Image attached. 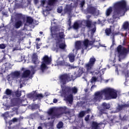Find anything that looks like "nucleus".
Listing matches in <instances>:
<instances>
[{
	"mask_svg": "<svg viewBox=\"0 0 129 129\" xmlns=\"http://www.w3.org/2000/svg\"><path fill=\"white\" fill-rule=\"evenodd\" d=\"M104 96L106 100L110 99H115L117 98V91L111 88H106L100 92L95 93V97L91 101L95 102L96 101H100Z\"/></svg>",
	"mask_w": 129,
	"mask_h": 129,
	"instance_id": "f257e3e1",
	"label": "nucleus"
},
{
	"mask_svg": "<svg viewBox=\"0 0 129 129\" xmlns=\"http://www.w3.org/2000/svg\"><path fill=\"white\" fill-rule=\"evenodd\" d=\"M48 115L46 116L45 119L44 118V117L41 116L40 117L42 120H46L48 119V120H50V119H55V118H59V117H61V113L56 112L53 108H50L48 111H47Z\"/></svg>",
	"mask_w": 129,
	"mask_h": 129,
	"instance_id": "f03ea898",
	"label": "nucleus"
},
{
	"mask_svg": "<svg viewBox=\"0 0 129 129\" xmlns=\"http://www.w3.org/2000/svg\"><path fill=\"white\" fill-rule=\"evenodd\" d=\"M96 62V58L94 56H92L89 59V60L88 63H86L85 65V67L87 70V73L89 74H92L93 73L91 70L93 69V67H94V64Z\"/></svg>",
	"mask_w": 129,
	"mask_h": 129,
	"instance_id": "7ed1b4c3",
	"label": "nucleus"
},
{
	"mask_svg": "<svg viewBox=\"0 0 129 129\" xmlns=\"http://www.w3.org/2000/svg\"><path fill=\"white\" fill-rule=\"evenodd\" d=\"M117 52H118V56L120 59H124L126 57V54L128 53V50L122 45H119L117 47Z\"/></svg>",
	"mask_w": 129,
	"mask_h": 129,
	"instance_id": "20e7f679",
	"label": "nucleus"
},
{
	"mask_svg": "<svg viewBox=\"0 0 129 129\" xmlns=\"http://www.w3.org/2000/svg\"><path fill=\"white\" fill-rule=\"evenodd\" d=\"M58 79L60 81H74L76 79V77H74L70 74L64 73L59 76Z\"/></svg>",
	"mask_w": 129,
	"mask_h": 129,
	"instance_id": "39448f33",
	"label": "nucleus"
},
{
	"mask_svg": "<svg viewBox=\"0 0 129 129\" xmlns=\"http://www.w3.org/2000/svg\"><path fill=\"white\" fill-rule=\"evenodd\" d=\"M114 8L115 10H118L121 12L124 11V10H126V2L124 0L118 2L114 4Z\"/></svg>",
	"mask_w": 129,
	"mask_h": 129,
	"instance_id": "423d86ee",
	"label": "nucleus"
},
{
	"mask_svg": "<svg viewBox=\"0 0 129 129\" xmlns=\"http://www.w3.org/2000/svg\"><path fill=\"white\" fill-rule=\"evenodd\" d=\"M110 108V104L109 103H103L101 105V108H98L99 110V115L100 116L102 115V114H106L107 109H109Z\"/></svg>",
	"mask_w": 129,
	"mask_h": 129,
	"instance_id": "0eeeda50",
	"label": "nucleus"
},
{
	"mask_svg": "<svg viewBox=\"0 0 129 129\" xmlns=\"http://www.w3.org/2000/svg\"><path fill=\"white\" fill-rule=\"evenodd\" d=\"M62 93L63 94L66 95L70 93V92H72V93H74V94H76V93L78 91V89L76 87H74L71 88L70 87H65L62 88Z\"/></svg>",
	"mask_w": 129,
	"mask_h": 129,
	"instance_id": "6e6552de",
	"label": "nucleus"
},
{
	"mask_svg": "<svg viewBox=\"0 0 129 129\" xmlns=\"http://www.w3.org/2000/svg\"><path fill=\"white\" fill-rule=\"evenodd\" d=\"M120 14H121V11L118 9H114L112 15L113 20H116V19L119 18L120 17Z\"/></svg>",
	"mask_w": 129,
	"mask_h": 129,
	"instance_id": "1a4fd4ad",
	"label": "nucleus"
},
{
	"mask_svg": "<svg viewBox=\"0 0 129 129\" xmlns=\"http://www.w3.org/2000/svg\"><path fill=\"white\" fill-rule=\"evenodd\" d=\"M50 32L51 35L52 37H55V36H57V32H58V26H51Z\"/></svg>",
	"mask_w": 129,
	"mask_h": 129,
	"instance_id": "9d476101",
	"label": "nucleus"
},
{
	"mask_svg": "<svg viewBox=\"0 0 129 129\" xmlns=\"http://www.w3.org/2000/svg\"><path fill=\"white\" fill-rule=\"evenodd\" d=\"M42 63H44L46 64V65H50L51 62L52 61V59L51 58L49 57L48 55H44L42 58Z\"/></svg>",
	"mask_w": 129,
	"mask_h": 129,
	"instance_id": "9b49d317",
	"label": "nucleus"
},
{
	"mask_svg": "<svg viewBox=\"0 0 129 129\" xmlns=\"http://www.w3.org/2000/svg\"><path fill=\"white\" fill-rule=\"evenodd\" d=\"M23 26V21L22 20H16L13 25L15 29H20Z\"/></svg>",
	"mask_w": 129,
	"mask_h": 129,
	"instance_id": "f8f14e48",
	"label": "nucleus"
},
{
	"mask_svg": "<svg viewBox=\"0 0 129 129\" xmlns=\"http://www.w3.org/2000/svg\"><path fill=\"white\" fill-rule=\"evenodd\" d=\"M96 8L93 6H90L87 9V12L91 15H95L96 14Z\"/></svg>",
	"mask_w": 129,
	"mask_h": 129,
	"instance_id": "ddd939ff",
	"label": "nucleus"
},
{
	"mask_svg": "<svg viewBox=\"0 0 129 129\" xmlns=\"http://www.w3.org/2000/svg\"><path fill=\"white\" fill-rule=\"evenodd\" d=\"M60 43V40H58V41L56 42V47L59 48L61 50H64L66 48V44L64 43Z\"/></svg>",
	"mask_w": 129,
	"mask_h": 129,
	"instance_id": "4468645a",
	"label": "nucleus"
},
{
	"mask_svg": "<svg viewBox=\"0 0 129 129\" xmlns=\"http://www.w3.org/2000/svg\"><path fill=\"white\" fill-rule=\"evenodd\" d=\"M64 98L67 102H68L70 104H72V103H73V95L70 94L67 97H66V96H64Z\"/></svg>",
	"mask_w": 129,
	"mask_h": 129,
	"instance_id": "2eb2a0df",
	"label": "nucleus"
},
{
	"mask_svg": "<svg viewBox=\"0 0 129 129\" xmlns=\"http://www.w3.org/2000/svg\"><path fill=\"white\" fill-rule=\"evenodd\" d=\"M31 75V71L29 70H25L22 74L21 77L22 78H28Z\"/></svg>",
	"mask_w": 129,
	"mask_h": 129,
	"instance_id": "dca6fc26",
	"label": "nucleus"
},
{
	"mask_svg": "<svg viewBox=\"0 0 129 129\" xmlns=\"http://www.w3.org/2000/svg\"><path fill=\"white\" fill-rule=\"evenodd\" d=\"M58 0H48L47 5L50 7H54L55 5H57Z\"/></svg>",
	"mask_w": 129,
	"mask_h": 129,
	"instance_id": "f3484780",
	"label": "nucleus"
},
{
	"mask_svg": "<svg viewBox=\"0 0 129 129\" xmlns=\"http://www.w3.org/2000/svg\"><path fill=\"white\" fill-rule=\"evenodd\" d=\"M11 74L14 79H19V78L21 76V73L19 71H15Z\"/></svg>",
	"mask_w": 129,
	"mask_h": 129,
	"instance_id": "a211bd4d",
	"label": "nucleus"
},
{
	"mask_svg": "<svg viewBox=\"0 0 129 129\" xmlns=\"http://www.w3.org/2000/svg\"><path fill=\"white\" fill-rule=\"evenodd\" d=\"M85 72V69L83 68H78V74H77V77H80Z\"/></svg>",
	"mask_w": 129,
	"mask_h": 129,
	"instance_id": "6ab92c4d",
	"label": "nucleus"
},
{
	"mask_svg": "<svg viewBox=\"0 0 129 129\" xmlns=\"http://www.w3.org/2000/svg\"><path fill=\"white\" fill-rule=\"evenodd\" d=\"M90 109H88L86 111H82L79 114V117H83L86 113H89V111H90Z\"/></svg>",
	"mask_w": 129,
	"mask_h": 129,
	"instance_id": "aec40b11",
	"label": "nucleus"
},
{
	"mask_svg": "<svg viewBox=\"0 0 129 129\" xmlns=\"http://www.w3.org/2000/svg\"><path fill=\"white\" fill-rule=\"evenodd\" d=\"M16 18L17 19H19V20H23V21H26V16L25 15H23L22 13H17L16 15Z\"/></svg>",
	"mask_w": 129,
	"mask_h": 129,
	"instance_id": "412c9836",
	"label": "nucleus"
},
{
	"mask_svg": "<svg viewBox=\"0 0 129 129\" xmlns=\"http://www.w3.org/2000/svg\"><path fill=\"white\" fill-rule=\"evenodd\" d=\"M57 65H58L59 66H65L66 67H68V62H67L64 60L61 61H59L57 62Z\"/></svg>",
	"mask_w": 129,
	"mask_h": 129,
	"instance_id": "4be33fe9",
	"label": "nucleus"
},
{
	"mask_svg": "<svg viewBox=\"0 0 129 129\" xmlns=\"http://www.w3.org/2000/svg\"><path fill=\"white\" fill-rule=\"evenodd\" d=\"M34 22V19L33 18L30 16H27L26 17V23L29 24V25H32Z\"/></svg>",
	"mask_w": 129,
	"mask_h": 129,
	"instance_id": "5701e85b",
	"label": "nucleus"
},
{
	"mask_svg": "<svg viewBox=\"0 0 129 129\" xmlns=\"http://www.w3.org/2000/svg\"><path fill=\"white\" fill-rule=\"evenodd\" d=\"M83 44L85 46V50L87 49V48L89 47V40L88 39H85L83 42Z\"/></svg>",
	"mask_w": 129,
	"mask_h": 129,
	"instance_id": "b1692460",
	"label": "nucleus"
},
{
	"mask_svg": "<svg viewBox=\"0 0 129 129\" xmlns=\"http://www.w3.org/2000/svg\"><path fill=\"white\" fill-rule=\"evenodd\" d=\"M82 43L80 41H77L76 42L75 48L77 50H80Z\"/></svg>",
	"mask_w": 129,
	"mask_h": 129,
	"instance_id": "393cba45",
	"label": "nucleus"
},
{
	"mask_svg": "<svg viewBox=\"0 0 129 129\" xmlns=\"http://www.w3.org/2000/svg\"><path fill=\"white\" fill-rule=\"evenodd\" d=\"M92 127L93 129H100L99 124L96 122L93 121L92 122Z\"/></svg>",
	"mask_w": 129,
	"mask_h": 129,
	"instance_id": "a878e982",
	"label": "nucleus"
},
{
	"mask_svg": "<svg viewBox=\"0 0 129 129\" xmlns=\"http://www.w3.org/2000/svg\"><path fill=\"white\" fill-rule=\"evenodd\" d=\"M32 61L34 64H37V62H38V56L35 53L32 55Z\"/></svg>",
	"mask_w": 129,
	"mask_h": 129,
	"instance_id": "bb28decb",
	"label": "nucleus"
},
{
	"mask_svg": "<svg viewBox=\"0 0 129 129\" xmlns=\"http://www.w3.org/2000/svg\"><path fill=\"white\" fill-rule=\"evenodd\" d=\"M112 7H109L106 11V16L107 17H109V16H110V14L112 13Z\"/></svg>",
	"mask_w": 129,
	"mask_h": 129,
	"instance_id": "cd10ccee",
	"label": "nucleus"
},
{
	"mask_svg": "<svg viewBox=\"0 0 129 129\" xmlns=\"http://www.w3.org/2000/svg\"><path fill=\"white\" fill-rule=\"evenodd\" d=\"M69 58L70 61L71 63H73V62H74V61L75 60V56H74V54L72 53L69 54Z\"/></svg>",
	"mask_w": 129,
	"mask_h": 129,
	"instance_id": "c85d7f7f",
	"label": "nucleus"
},
{
	"mask_svg": "<svg viewBox=\"0 0 129 129\" xmlns=\"http://www.w3.org/2000/svg\"><path fill=\"white\" fill-rule=\"evenodd\" d=\"M85 24L87 28H91V26H92V21L91 20H87L85 21Z\"/></svg>",
	"mask_w": 129,
	"mask_h": 129,
	"instance_id": "c756f323",
	"label": "nucleus"
},
{
	"mask_svg": "<svg viewBox=\"0 0 129 129\" xmlns=\"http://www.w3.org/2000/svg\"><path fill=\"white\" fill-rule=\"evenodd\" d=\"M122 28L124 30H129V23L128 22H125L122 26Z\"/></svg>",
	"mask_w": 129,
	"mask_h": 129,
	"instance_id": "7c9ffc66",
	"label": "nucleus"
},
{
	"mask_svg": "<svg viewBox=\"0 0 129 129\" xmlns=\"http://www.w3.org/2000/svg\"><path fill=\"white\" fill-rule=\"evenodd\" d=\"M71 12V7L70 6L67 5L64 9V14H67V13H70Z\"/></svg>",
	"mask_w": 129,
	"mask_h": 129,
	"instance_id": "2f4dec72",
	"label": "nucleus"
},
{
	"mask_svg": "<svg viewBox=\"0 0 129 129\" xmlns=\"http://www.w3.org/2000/svg\"><path fill=\"white\" fill-rule=\"evenodd\" d=\"M13 93V90L10 89H7L5 91V94H6V95H8V96H11V95H12Z\"/></svg>",
	"mask_w": 129,
	"mask_h": 129,
	"instance_id": "473e14b6",
	"label": "nucleus"
},
{
	"mask_svg": "<svg viewBox=\"0 0 129 129\" xmlns=\"http://www.w3.org/2000/svg\"><path fill=\"white\" fill-rule=\"evenodd\" d=\"M80 27V25L78 24V22H76L74 23L72 28L74 29V30H78Z\"/></svg>",
	"mask_w": 129,
	"mask_h": 129,
	"instance_id": "72a5a7b5",
	"label": "nucleus"
},
{
	"mask_svg": "<svg viewBox=\"0 0 129 129\" xmlns=\"http://www.w3.org/2000/svg\"><path fill=\"white\" fill-rule=\"evenodd\" d=\"M46 68H47V64L44 62H42L41 66L40 69L42 72H44L45 70H46Z\"/></svg>",
	"mask_w": 129,
	"mask_h": 129,
	"instance_id": "f704fd0d",
	"label": "nucleus"
},
{
	"mask_svg": "<svg viewBox=\"0 0 129 129\" xmlns=\"http://www.w3.org/2000/svg\"><path fill=\"white\" fill-rule=\"evenodd\" d=\"M7 79L8 81H12V80H15V78L13 77V74L11 73L10 75H8L7 76Z\"/></svg>",
	"mask_w": 129,
	"mask_h": 129,
	"instance_id": "c9c22d12",
	"label": "nucleus"
},
{
	"mask_svg": "<svg viewBox=\"0 0 129 129\" xmlns=\"http://www.w3.org/2000/svg\"><path fill=\"white\" fill-rule=\"evenodd\" d=\"M106 36H110L111 34V28H106L105 30Z\"/></svg>",
	"mask_w": 129,
	"mask_h": 129,
	"instance_id": "e433bc0d",
	"label": "nucleus"
},
{
	"mask_svg": "<svg viewBox=\"0 0 129 129\" xmlns=\"http://www.w3.org/2000/svg\"><path fill=\"white\" fill-rule=\"evenodd\" d=\"M58 37L59 39H64L65 35L64 34V32H60L58 33Z\"/></svg>",
	"mask_w": 129,
	"mask_h": 129,
	"instance_id": "4c0bfd02",
	"label": "nucleus"
},
{
	"mask_svg": "<svg viewBox=\"0 0 129 129\" xmlns=\"http://www.w3.org/2000/svg\"><path fill=\"white\" fill-rule=\"evenodd\" d=\"M68 25L69 26L68 30H71L72 29V26H71L72 21H71V17L70 18L68 21Z\"/></svg>",
	"mask_w": 129,
	"mask_h": 129,
	"instance_id": "58836bf2",
	"label": "nucleus"
},
{
	"mask_svg": "<svg viewBox=\"0 0 129 129\" xmlns=\"http://www.w3.org/2000/svg\"><path fill=\"white\" fill-rule=\"evenodd\" d=\"M15 95L17 96V97H20L22 95V92L21 91H19V90L16 91L15 92Z\"/></svg>",
	"mask_w": 129,
	"mask_h": 129,
	"instance_id": "ea45409f",
	"label": "nucleus"
},
{
	"mask_svg": "<svg viewBox=\"0 0 129 129\" xmlns=\"http://www.w3.org/2000/svg\"><path fill=\"white\" fill-rule=\"evenodd\" d=\"M62 127H63V122L60 121L57 124V128L60 129L62 128Z\"/></svg>",
	"mask_w": 129,
	"mask_h": 129,
	"instance_id": "a19ab883",
	"label": "nucleus"
},
{
	"mask_svg": "<svg viewBox=\"0 0 129 129\" xmlns=\"http://www.w3.org/2000/svg\"><path fill=\"white\" fill-rule=\"evenodd\" d=\"M114 45H115V41L114 40V35H113L112 38V44L111 45V48H112V47H113Z\"/></svg>",
	"mask_w": 129,
	"mask_h": 129,
	"instance_id": "79ce46f5",
	"label": "nucleus"
},
{
	"mask_svg": "<svg viewBox=\"0 0 129 129\" xmlns=\"http://www.w3.org/2000/svg\"><path fill=\"white\" fill-rule=\"evenodd\" d=\"M63 11V8H62V7H59L57 9V12L58 14H61Z\"/></svg>",
	"mask_w": 129,
	"mask_h": 129,
	"instance_id": "37998d69",
	"label": "nucleus"
},
{
	"mask_svg": "<svg viewBox=\"0 0 129 129\" xmlns=\"http://www.w3.org/2000/svg\"><path fill=\"white\" fill-rule=\"evenodd\" d=\"M36 97L37 99H42L44 96L42 94H38L36 95Z\"/></svg>",
	"mask_w": 129,
	"mask_h": 129,
	"instance_id": "c03bdc74",
	"label": "nucleus"
},
{
	"mask_svg": "<svg viewBox=\"0 0 129 129\" xmlns=\"http://www.w3.org/2000/svg\"><path fill=\"white\" fill-rule=\"evenodd\" d=\"M31 71L32 72H33V74L35 73V72H36V66H31Z\"/></svg>",
	"mask_w": 129,
	"mask_h": 129,
	"instance_id": "a18cd8bd",
	"label": "nucleus"
},
{
	"mask_svg": "<svg viewBox=\"0 0 129 129\" xmlns=\"http://www.w3.org/2000/svg\"><path fill=\"white\" fill-rule=\"evenodd\" d=\"M121 106L122 107H129V101L126 103L122 105Z\"/></svg>",
	"mask_w": 129,
	"mask_h": 129,
	"instance_id": "49530a36",
	"label": "nucleus"
},
{
	"mask_svg": "<svg viewBox=\"0 0 129 129\" xmlns=\"http://www.w3.org/2000/svg\"><path fill=\"white\" fill-rule=\"evenodd\" d=\"M7 47V45L5 44H0V49H6V47Z\"/></svg>",
	"mask_w": 129,
	"mask_h": 129,
	"instance_id": "de8ad7c7",
	"label": "nucleus"
},
{
	"mask_svg": "<svg viewBox=\"0 0 129 129\" xmlns=\"http://www.w3.org/2000/svg\"><path fill=\"white\" fill-rule=\"evenodd\" d=\"M52 51H54L56 52H58V51H59V47H53L52 49Z\"/></svg>",
	"mask_w": 129,
	"mask_h": 129,
	"instance_id": "09e8293b",
	"label": "nucleus"
},
{
	"mask_svg": "<svg viewBox=\"0 0 129 129\" xmlns=\"http://www.w3.org/2000/svg\"><path fill=\"white\" fill-rule=\"evenodd\" d=\"M68 67H70V69H75V68H77V67H74L73 66H71L70 64L68 63Z\"/></svg>",
	"mask_w": 129,
	"mask_h": 129,
	"instance_id": "8fccbe9b",
	"label": "nucleus"
},
{
	"mask_svg": "<svg viewBox=\"0 0 129 129\" xmlns=\"http://www.w3.org/2000/svg\"><path fill=\"white\" fill-rule=\"evenodd\" d=\"M84 5H85V1H82L80 3L81 8H83V7H84Z\"/></svg>",
	"mask_w": 129,
	"mask_h": 129,
	"instance_id": "3c124183",
	"label": "nucleus"
},
{
	"mask_svg": "<svg viewBox=\"0 0 129 129\" xmlns=\"http://www.w3.org/2000/svg\"><path fill=\"white\" fill-rule=\"evenodd\" d=\"M45 4H46V1L45 0H41V5L42 7H44V6H45Z\"/></svg>",
	"mask_w": 129,
	"mask_h": 129,
	"instance_id": "603ef678",
	"label": "nucleus"
},
{
	"mask_svg": "<svg viewBox=\"0 0 129 129\" xmlns=\"http://www.w3.org/2000/svg\"><path fill=\"white\" fill-rule=\"evenodd\" d=\"M89 117H90V115H87V116L85 117V120L86 121H88L89 120Z\"/></svg>",
	"mask_w": 129,
	"mask_h": 129,
	"instance_id": "864d4df0",
	"label": "nucleus"
},
{
	"mask_svg": "<svg viewBox=\"0 0 129 129\" xmlns=\"http://www.w3.org/2000/svg\"><path fill=\"white\" fill-rule=\"evenodd\" d=\"M96 31V27L95 25V27H94L92 30H91V32L92 33H95V32Z\"/></svg>",
	"mask_w": 129,
	"mask_h": 129,
	"instance_id": "5fc2aeb1",
	"label": "nucleus"
},
{
	"mask_svg": "<svg viewBox=\"0 0 129 129\" xmlns=\"http://www.w3.org/2000/svg\"><path fill=\"white\" fill-rule=\"evenodd\" d=\"M125 81H129V76L128 74L125 75Z\"/></svg>",
	"mask_w": 129,
	"mask_h": 129,
	"instance_id": "6e6d98bb",
	"label": "nucleus"
},
{
	"mask_svg": "<svg viewBox=\"0 0 129 129\" xmlns=\"http://www.w3.org/2000/svg\"><path fill=\"white\" fill-rule=\"evenodd\" d=\"M97 78L96 77H93L92 78V81H97Z\"/></svg>",
	"mask_w": 129,
	"mask_h": 129,
	"instance_id": "4d7b16f0",
	"label": "nucleus"
},
{
	"mask_svg": "<svg viewBox=\"0 0 129 129\" xmlns=\"http://www.w3.org/2000/svg\"><path fill=\"white\" fill-rule=\"evenodd\" d=\"M7 58H6V53H5L3 55V57L2 58V61H5V60H6Z\"/></svg>",
	"mask_w": 129,
	"mask_h": 129,
	"instance_id": "13d9d810",
	"label": "nucleus"
},
{
	"mask_svg": "<svg viewBox=\"0 0 129 129\" xmlns=\"http://www.w3.org/2000/svg\"><path fill=\"white\" fill-rule=\"evenodd\" d=\"M12 121H13V122H16L18 121V119L17 118H14L12 120Z\"/></svg>",
	"mask_w": 129,
	"mask_h": 129,
	"instance_id": "bf43d9fd",
	"label": "nucleus"
},
{
	"mask_svg": "<svg viewBox=\"0 0 129 129\" xmlns=\"http://www.w3.org/2000/svg\"><path fill=\"white\" fill-rule=\"evenodd\" d=\"M93 41L89 40V46H91V45H93Z\"/></svg>",
	"mask_w": 129,
	"mask_h": 129,
	"instance_id": "052dcab7",
	"label": "nucleus"
},
{
	"mask_svg": "<svg viewBox=\"0 0 129 129\" xmlns=\"http://www.w3.org/2000/svg\"><path fill=\"white\" fill-rule=\"evenodd\" d=\"M53 102V103H57L58 102V100H57V99H54Z\"/></svg>",
	"mask_w": 129,
	"mask_h": 129,
	"instance_id": "680f3d73",
	"label": "nucleus"
},
{
	"mask_svg": "<svg viewBox=\"0 0 129 129\" xmlns=\"http://www.w3.org/2000/svg\"><path fill=\"white\" fill-rule=\"evenodd\" d=\"M113 78H111V79H109L108 80H105V81H113Z\"/></svg>",
	"mask_w": 129,
	"mask_h": 129,
	"instance_id": "e2e57ef3",
	"label": "nucleus"
},
{
	"mask_svg": "<svg viewBox=\"0 0 129 129\" xmlns=\"http://www.w3.org/2000/svg\"><path fill=\"white\" fill-rule=\"evenodd\" d=\"M91 18V15H88L87 16V20H89Z\"/></svg>",
	"mask_w": 129,
	"mask_h": 129,
	"instance_id": "0e129e2a",
	"label": "nucleus"
},
{
	"mask_svg": "<svg viewBox=\"0 0 129 129\" xmlns=\"http://www.w3.org/2000/svg\"><path fill=\"white\" fill-rule=\"evenodd\" d=\"M81 53L82 54H84V49H82V50H81Z\"/></svg>",
	"mask_w": 129,
	"mask_h": 129,
	"instance_id": "69168bd1",
	"label": "nucleus"
},
{
	"mask_svg": "<svg viewBox=\"0 0 129 129\" xmlns=\"http://www.w3.org/2000/svg\"><path fill=\"white\" fill-rule=\"evenodd\" d=\"M35 4H38L39 3V0H34Z\"/></svg>",
	"mask_w": 129,
	"mask_h": 129,
	"instance_id": "338daca9",
	"label": "nucleus"
},
{
	"mask_svg": "<svg viewBox=\"0 0 129 129\" xmlns=\"http://www.w3.org/2000/svg\"><path fill=\"white\" fill-rule=\"evenodd\" d=\"M124 84H125V85H127H127H126V84H128V81L125 82Z\"/></svg>",
	"mask_w": 129,
	"mask_h": 129,
	"instance_id": "774afa93",
	"label": "nucleus"
}]
</instances>
